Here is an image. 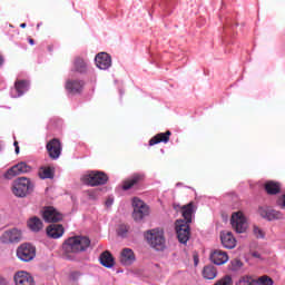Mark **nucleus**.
Wrapping results in <instances>:
<instances>
[{
    "label": "nucleus",
    "mask_w": 285,
    "mask_h": 285,
    "mask_svg": "<svg viewBox=\"0 0 285 285\" xmlns=\"http://www.w3.org/2000/svg\"><path fill=\"white\" fill-rule=\"evenodd\" d=\"M66 255H77L78 253H85L90 248V238L87 236H73L68 238L62 245Z\"/></svg>",
    "instance_id": "nucleus-1"
},
{
    "label": "nucleus",
    "mask_w": 285,
    "mask_h": 285,
    "mask_svg": "<svg viewBox=\"0 0 285 285\" xmlns=\"http://www.w3.org/2000/svg\"><path fill=\"white\" fill-rule=\"evenodd\" d=\"M145 237L151 248L156 250H164L166 248V237H164V229H150L145 234Z\"/></svg>",
    "instance_id": "nucleus-2"
},
{
    "label": "nucleus",
    "mask_w": 285,
    "mask_h": 285,
    "mask_svg": "<svg viewBox=\"0 0 285 285\" xmlns=\"http://www.w3.org/2000/svg\"><path fill=\"white\" fill-rule=\"evenodd\" d=\"M35 185L30 179H16L12 184L11 190L16 197H28L33 190Z\"/></svg>",
    "instance_id": "nucleus-3"
},
{
    "label": "nucleus",
    "mask_w": 285,
    "mask_h": 285,
    "mask_svg": "<svg viewBox=\"0 0 285 285\" xmlns=\"http://www.w3.org/2000/svg\"><path fill=\"white\" fill-rule=\"evenodd\" d=\"M131 206L134 208L132 219L135 222H141L145 217L150 215V208L139 197L132 198Z\"/></svg>",
    "instance_id": "nucleus-4"
},
{
    "label": "nucleus",
    "mask_w": 285,
    "mask_h": 285,
    "mask_svg": "<svg viewBox=\"0 0 285 285\" xmlns=\"http://www.w3.org/2000/svg\"><path fill=\"white\" fill-rule=\"evenodd\" d=\"M230 225L237 233H245L248 230V218L243 212H234L230 217Z\"/></svg>",
    "instance_id": "nucleus-5"
},
{
    "label": "nucleus",
    "mask_w": 285,
    "mask_h": 285,
    "mask_svg": "<svg viewBox=\"0 0 285 285\" xmlns=\"http://www.w3.org/2000/svg\"><path fill=\"white\" fill-rule=\"evenodd\" d=\"M37 255V249L31 244H22L17 249V256L21 262H32Z\"/></svg>",
    "instance_id": "nucleus-6"
},
{
    "label": "nucleus",
    "mask_w": 285,
    "mask_h": 285,
    "mask_svg": "<svg viewBox=\"0 0 285 285\" xmlns=\"http://www.w3.org/2000/svg\"><path fill=\"white\" fill-rule=\"evenodd\" d=\"M188 224L185 220L176 222V233L180 244H187L188 239H190V226Z\"/></svg>",
    "instance_id": "nucleus-7"
},
{
    "label": "nucleus",
    "mask_w": 285,
    "mask_h": 285,
    "mask_svg": "<svg viewBox=\"0 0 285 285\" xmlns=\"http://www.w3.org/2000/svg\"><path fill=\"white\" fill-rule=\"evenodd\" d=\"M22 237L23 234L21 233V229L12 228L0 236V242L2 244H18V242H21Z\"/></svg>",
    "instance_id": "nucleus-8"
},
{
    "label": "nucleus",
    "mask_w": 285,
    "mask_h": 285,
    "mask_svg": "<svg viewBox=\"0 0 285 285\" xmlns=\"http://www.w3.org/2000/svg\"><path fill=\"white\" fill-rule=\"evenodd\" d=\"M30 170H32V167H30V165H27L23 161L18 163L4 174V179H12V177L30 173Z\"/></svg>",
    "instance_id": "nucleus-9"
},
{
    "label": "nucleus",
    "mask_w": 285,
    "mask_h": 285,
    "mask_svg": "<svg viewBox=\"0 0 285 285\" xmlns=\"http://www.w3.org/2000/svg\"><path fill=\"white\" fill-rule=\"evenodd\" d=\"M47 153L50 159H59L61 157V141L57 138L49 140L46 145Z\"/></svg>",
    "instance_id": "nucleus-10"
},
{
    "label": "nucleus",
    "mask_w": 285,
    "mask_h": 285,
    "mask_svg": "<svg viewBox=\"0 0 285 285\" xmlns=\"http://www.w3.org/2000/svg\"><path fill=\"white\" fill-rule=\"evenodd\" d=\"M258 215L266 219L267 222H273L275 219H282V213L268 207L262 206L258 208Z\"/></svg>",
    "instance_id": "nucleus-11"
},
{
    "label": "nucleus",
    "mask_w": 285,
    "mask_h": 285,
    "mask_svg": "<svg viewBox=\"0 0 285 285\" xmlns=\"http://www.w3.org/2000/svg\"><path fill=\"white\" fill-rule=\"evenodd\" d=\"M95 62L100 70H108L112 66V58L107 52H100L96 56Z\"/></svg>",
    "instance_id": "nucleus-12"
},
{
    "label": "nucleus",
    "mask_w": 285,
    "mask_h": 285,
    "mask_svg": "<svg viewBox=\"0 0 285 285\" xmlns=\"http://www.w3.org/2000/svg\"><path fill=\"white\" fill-rule=\"evenodd\" d=\"M42 217L48 223L61 222L63 219V215L55 209V207H46Z\"/></svg>",
    "instance_id": "nucleus-13"
},
{
    "label": "nucleus",
    "mask_w": 285,
    "mask_h": 285,
    "mask_svg": "<svg viewBox=\"0 0 285 285\" xmlns=\"http://www.w3.org/2000/svg\"><path fill=\"white\" fill-rule=\"evenodd\" d=\"M220 242L224 248H227L229 250H233V248L237 246V238H235V235H233L232 232H222Z\"/></svg>",
    "instance_id": "nucleus-14"
},
{
    "label": "nucleus",
    "mask_w": 285,
    "mask_h": 285,
    "mask_svg": "<svg viewBox=\"0 0 285 285\" xmlns=\"http://www.w3.org/2000/svg\"><path fill=\"white\" fill-rule=\"evenodd\" d=\"M16 285H35V278L28 272H18L13 276Z\"/></svg>",
    "instance_id": "nucleus-15"
},
{
    "label": "nucleus",
    "mask_w": 285,
    "mask_h": 285,
    "mask_svg": "<svg viewBox=\"0 0 285 285\" xmlns=\"http://www.w3.org/2000/svg\"><path fill=\"white\" fill-rule=\"evenodd\" d=\"M210 261L213 264H216V266H224V264L228 262V253L222 249H215L210 254Z\"/></svg>",
    "instance_id": "nucleus-16"
},
{
    "label": "nucleus",
    "mask_w": 285,
    "mask_h": 285,
    "mask_svg": "<svg viewBox=\"0 0 285 285\" xmlns=\"http://www.w3.org/2000/svg\"><path fill=\"white\" fill-rule=\"evenodd\" d=\"M83 80H67L66 90L70 92V95H79L83 90Z\"/></svg>",
    "instance_id": "nucleus-17"
},
{
    "label": "nucleus",
    "mask_w": 285,
    "mask_h": 285,
    "mask_svg": "<svg viewBox=\"0 0 285 285\" xmlns=\"http://www.w3.org/2000/svg\"><path fill=\"white\" fill-rule=\"evenodd\" d=\"M173 132L167 130L166 132H159L149 139V146H157V144H168Z\"/></svg>",
    "instance_id": "nucleus-18"
},
{
    "label": "nucleus",
    "mask_w": 285,
    "mask_h": 285,
    "mask_svg": "<svg viewBox=\"0 0 285 285\" xmlns=\"http://www.w3.org/2000/svg\"><path fill=\"white\" fill-rule=\"evenodd\" d=\"M181 210V215L185 219L186 224H190V222H193V215H195L196 210H197V206H195L194 203H189L183 207H180Z\"/></svg>",
    "instance_id": "nucleus-19"
},
{
    "label": "nucleus",
    "mask_w": 285,
    "mask_h": 285,
    "mask_svg": "<svg viewBox=\"0 0 285 285\" xmlns=\"http://www.w3.org/2000/svg\"><path fill=\"white\" fill-rule=\"evenodd\" d=\"M135 252H132V249L130 248H125L120 253V263L122 264V266H130L135 264Z\"/></svg>",
    "instance_id": "nucleus-20"
},
{
    "label": "nucleus",
    "mask_w": 285,
    "mask_h": 285,
    "mask_svg": "<svg viewBox=\"0 0 285 285\" xmlns=\"http://www.w3.org/2000/svg\"><path fill=\"white\" fill-rule=\"evenodd\" d=\"M47 235L52 239H59V237H63V226L57 224L50 225L47 227Z\"/></svg>",
    "instance_id": "nucleus-21"
},
{
    "label": "nucleus",
    "mask_w": 285,
    "mask_h": 285,
    "mask_svg": "<svg viewBox=\"0 0 285 285\" xmlns=\"http://www.w3.org/2000/svg\"><path fill=\"white\" fill-rule=\"evenodd\" d=\"M73 72H79L80 75H86L88 72V62L81 57H77L73 60Z\"/></svg>",
    "instance_id": "nucleus-22"
},
{
    "label": "nucleus",
    "mask_w": 285,
    "mask_h": 285,
    "mask_svg": "<svg viewBox=\"0 0 285 285\" xmlns=\"http://www.w3.org/2000/svg\"><path fill=\"white\" fill-rule=\"evenodd\" d=\"M267 195H277L282 190V185L275 180H268L265 184Z\"/></svg>",
    "instance_id": "nucleus-23"
},
{
    "label": "nucleus",
    "mask_w": 285,
    "mask_h": 285,
    "mask_svg": "<svg viewBox=\"0 0 285 285\" xmlns=\"http://www.w3.org/2000/svg\"><path fill=\"white\" fill-rule=\"evenodd\" d=\"M108 174L99 170H89L83 174L82 179H108Z\"/></svg>",
    "instance_id": "nucleus-24"
},
{
    "label": "nucleus",
    "mask_w": 285,
    "mask_h": 285,
    "mask_svg": "<svg viewBox=\"0 0 285 285\" xmlns=\"http://www.w3.org/2000/svg\"><path fill=\"white\" fill-rule=\"evenodd\" d=\"M100 264H102L105 268H112V266H115V258H112V254H110V252H104L100 255Z\"/></svg>",
    "instance_id": "nucleus-25"
},
{
    "label": "nucleus",
    "mask_w": 285,
    "mask_h": 285,
    "mask_svg": "<svg viewBox=\"0 0 285 285\" xmlns=\"http://www.w3.org/2000/svg\"><path fill=\"white\" fill-rule=\"evenodd\" d=\"M30 83L28 80H17L14 82V88L18 95L16 97H22L23 94L28 92Z\"/></svg>",
    "instance_id": "nucleus-26"
},
{
    "label": "nucleus",
    "mask_w": 285,
    "mask_h": 285,
    "mask_svg": "<svg viewBox=\"0 0 285 285\" xmlns=\"http://www.w3.org/2000/svg\"><path fill=\"white\" fill-rule=\"evenodd\" d=\"M38 175L40 179H55V167H41Z\"/></svg>",
    "instance_id": "nucleus-27"
},
{
    "label": "nucleus",
    "mask_w": 285,
    "mask_h": 285,
    "mask_svg": "<svg viewBox=\"0 0 285 285\" xmlns=\"http://www.w3.org/2000/svg\"><path fill=\"white\" fill-rule=\"evenodd\" d=\"M28 227L33 233H39V230H41V228H43V223L38 217H32L28 220Z\"/></svg>",
    "instance_id": "nucleus-28"
},
{
    "label": "nucleus",
    "mask_w": 285,
    "mask_h": 285,
    "mask_svg": "<svg viewBox=\"0 0 285 285\" xmlns=\"http://www.w3.org/2000/svg\"><path fill=\"white\" fill-rule=\"evenodd\" d=\"M204 279H215L217 277V268L213 265H207L203 268Z\"/></svg>",
    "instance_id": "nucleus-29"
},
{
    "label": "nucleus",
    "mask_w": 285,
    "mask_h": 285,
    "mask_svg": "<svg viewBox=\"0 0 285 285\" xmlns=\"http://www.w3.org/2000/svg\"><path fill=\"white\" fill-rule=\"evenodd\" d=\"M228 268L233 273H239L244 268V263L239 258H234L230 261Z\"/></svg>",
    "instance_id": "nucleus-30"
},
{
    "label": "nucleus",
    "mask_w": 285,
    "mask_h": 285,
    "mask_svg": "<svg viewBox=\"0 0 285 285\" xmlns=\"http://www.w3.org/2000/svg\"><path fill=\"white\" fill-rule=\"evenodd\" d=\"M236 285H257V279L253 278V276L245 275L237 281Z\"/></svg>",
    "instance_id": "nucleus-31"
},
{
    "label": "nucleus",
    "mask_w": 285,
    "mask_h": 285,
    "mask_svg": "<svg viewBox=\"0 0 285 285\" xmlns=\"http://www.w3.org/2000/svg\"><path fill=\"white\" fill-rule=\"evenodd\" d=\"M107 181L108 180H106V179H85L83 184H85V186L95 187V186H104L107 184Z\"/></svg>",
    "instance_id": "nucleus-32"
},
{
    "label": "nucleus",
    "mask_w": 285,
    "mask_h": 285,
    "mask_svg": "<svg viewBox=\"0 0 285 285\" xmlns=\"http://www.w3.org/2000/svg\"><path fill=\"white\" fill-rule=\"evenodd\" d=\"M138 184L139 183H138L137 179L124 180V183H122V190H130L131 188L137 187Z\"/></svg>",
    "instance_id": "nucleus-33"
},
{
    "label": "nucleus",
    "mask_w": 285,
    "mask_h": 285,
    "mask_svg": "<svg viewBox=\"0 0 285 285\" xmlns=\"http://www.w3.org/2000/svg\"><path fill=\"white\" fill-rule=\"evenodd\" d=\"M256 285H273V278L268 276H261L256 279Z\"/></svg>",
    "instance_id": "nucleus-34"
},
{
    "label": "nucleus",
    "mask_w": 285,
    "mask_h": 285,
    "mask_svg": "<svg viewBox=\"0 0 285 285\" xmlns=\"http://www.w3.org/2000/svg\"><path fill=\"white\" fill-rule=\"evenodd\" d=\"M253 233L255 237H257V239H264V237L266 236V233H264L258 226L253 227Z\"/></svg>",
    "instance_id": "nucleus-35"
},
{
    "label": "nucleus",
    "mask_w": 285,
    "mask_h": 285,
    "mask_svg": "<svg viewBox=\"0 0 285 285\" xmlns=\"http://www.w3.org/2000/svg\"><path fill=\"white\" fill-rule=\"evenodd\" d=\"M214 285H233V277L227 275V276L223 277L222 279H219Z\"/></svg>",
    "instance_id": "nucleus-36"
},
{
    "label": "nucleus",
    "mask_w": 285,
    "mask_h": 285,
    "mask_svg": "<svg viewBox=\"0 0 285 285\" xmlns=\"http://www.w3.org/2000/svg\"><path fill=\"white\" fill-rule=\"evenodd\" d=\"M127 233H128V226L120 225L118 228V235H120V237H126Z\"/></svg>",
    "instance_id": "nucleus-37"
},
{
    "label": "nucleus",
    "mask_w": 285,
    "mask_h": 285,
    "mask_svg": "<svg viewBox=\"0 0 285 285\" xmlns=\"http://www.w3.org/2000/svg\"><path fill=\"white\" fill-rule=\"evenodd\" d=\"M146 175L136 173L131 176V179H144Z\"/></svg>",
    "instance_id": "nucleus-38"
},
{
    "label": "nucleus",
    "mask_w": 285,
    "mask_h": 285,
    "mask_svg": "<svg viewBox=\"0 0 285 285\" xmlns=\"http://www.w3.org/2000/svg\"><path fill=\"white\" fill-rule=\"evenodd\" d=\"M112 204H115V199H114V198H108V199L106 200V206H107V208H110V206H112Z\"/></svg>",
    "instance_id": "nucleus-39"
},
{
    "label": "nucleus",
    "mask_w": 285,
    "mask_h": 285,
    "mask_svg": "<svg viewBox=\"0 0 285 285\" xmlns=\"http://www.w3.org/2000/svg\"><path fill=\"white\" fill-rule=\"evenodd\" d=\"M194 262H195V266H197L199 264V258H197V256H194Z\"/></svg>",
    "instance_id": "nucleus-40"
},
{
    "label": "nucleus",
    "mask_w": 285,
    "mask_h": 285,
    "mask_svg": "<svg viewBox=\"0 0 285 285\" xmlns=\"http://www.w3.org/2000/svg\"><path fill=\"white\" fill-rule=\"evenodd\" d=\"M7 284H8V282H6V279L0 277V285H7Z\"/></svg>",
    "instance_id": "nucleus-41"
},
{
    "label": "nucleus",
    "mask_w": 285,
    "mask_h": 285,
    "mask_svg": "<svg viewBox=\"0 0 285 285\" xmlns=\"http://www.w3.org/2000/svg\"><path fill=\"white\" fill-rule=\"evenodd\" d=\"M3 61H4L3 56L0 55V68L1 66H3Z\"/></svg>",
    "instance_id": "nucleus-42"
},
{
    "label": "nucleus",
    "mask_w": 285,
    "mask_h": 285,
    "mask_svg": "<svg viewBox=\"0 0 285 285\" xmlns=\"http://www.w3.org/2000/svg\"><path fill=\"white\" fill-rule=\"evenodd\" d=\"M29 43H30V46H35V39L29 38Z\"/></svg>",
    "instance_id": "nucleus-43"
},
{
    "label": "nucleus",
    "mask_w": 285,
    "mask_h": 285,
    "mask_svg": "<svg viewBox=\"0 0 285 285\" xmlns=\"http://www.w3.org/2000/svg\"><path fill=\"white\" fill-rule=\"evenodd\" d=\"M252 255H253V257L259 258V253H257V252H254Z\"/></svg>",
    "instance_id": "nucleus-44"
},
{
    "label": "nucleus",
    "mask_w": 285,
    "mask_h": 285,
    "mask_svg": "<svg viewBox=\"0 0 285 285\" xmlns=\"http://www.w3.org/2000/svg\"><path fill=\"white\" fill-rule=\"evenodd\" d=\"M13 146H14V148H17V146H19V141H14Z\"/></svg>",
    "instance_id": "nucleus-45"
},
{
    "label": "nucleus",
    "mask_w": 285,
    "mask_h": 285,
    "mask_svg": "<svg viewBox=\"0 0 285 285\" xmlns=\"http://www.w3.org/2000/svg\"><path fill=\"white\" fill-rule=\"evenodd\" d=\"M16 155H19V146L16 147Z\"/></svg>",
    "instance_id": "nucleus-46"
},
{
    "label": "nucleus",
    "mask_w": 285,
    "mask_h": 285,
    "mask_svg": "<svg viewBox=\"0 0 285 285\" xmlns=\"http://www.w3.org/2000/svg\"><path fill=\"white\" fill-rule=\"evenodd\" d=\"M26 26H27L26 23H21L20 28H26Z\"/></svg>",
    "instance_id": "nucleus-47"
},
{
    "label": "nucleus",
    "mask_w": 285,
    "mask_h": 285,
    "mask_svg": "<svg viewBox=\"0 0 285 285\" xmlns=\"http://www.w3.org/2000/svg\"><path fill=\"white\" fill-rule=\"evenodd\" d=\"M18 179H28L27 177H19Z\"/></svg>",
    "instance_id": "nucleus-48"
}]
</instances>
